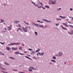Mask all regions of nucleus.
Segmentation results:
<instances>
[{
	"instance_id": "obj_25",
	"label": "nucleus",
	"mask_w": 73,
	"mask_h": 73,
	"mask_svg": "<svg viewBox=\"0 0 73 73\" xmlns=\"http://www.w3.org/2000/svg\"><path fill=\"white\" fill-rule=\"evenodd\" d=\"M0 69H1L2 70H6V69L4 68H3L2 67H1Z\"/></svg>"
},
{
	"instance_id": "obj_36",
	"label": "nucleus",
	"mask_w": 73,
	"mask_h": 73,
	"mask_svg": "<svg viewBox=\"0 0 73 73\" xmlns=\"http://www.w3.org/2000/svg\"><path fill=\"white\" fill-rule=\"evenodd\" d=\"M61 8H59L57 9V11H59L61 10Z\"/></svg>"
},
{
	"instance_id": "obj_15",
	"label": "nucleus",
	"mask_w": 73,
	"mask_h": 73,
	"mask_svg": "<svg viewBox=\"0 0 73 73\" xmlns=\"http://www.w3.org/2000/svg\"><path fill=\"white\" fill-rule=\"evenodd\" d=\"M11 48L8 47H6V50H11Z\"/></svg>"
},
{
	"instance_id": "obj_21",
	"label": "nucleus",
	"mask_w": 73,
	"mask_h": 73,
	"mask_svg": "<svg viewBox=\"0 0 73 73\" xmlns=\"http://www.w3.org/2000/svg\"><path fill=\"white\" fill-rule=\"evenodd\" d=\"M4 63L5 64V65H9V64L8 63L4 62Z\"/></svg>"
},
{
	"instance_id": "obj_27",
	"label": "nucleus",
	"mask_w": 73,
	"mask_h": 73,
	"mask_svg": "<svg viewBox=\"0 0 73 73\" xmlns=\"http://www.w3.org/2000/svg\"><path fill=\"white\" fill-rule=\"evenodd\" d=\"M1 72H2V73H8V72H5L4 71H1Z\"/></svg>"
},
{
	"instance_id": "obj_9",
	"label": "nucleus",
	"mask_w": 73,
	"mask_h": 73,
	"mask_svg": "<svg viewBox=\"0 0 73 73\" xmlns=\"http://www.w3.org/2000/svg\"><path fill=\"white\" fill-rule=\"evenodd\" d=\"M20 22V21H15L14 22V24H18Z\"/></svg>"
},
{
	"instance_id": "obj_57",
	"label": "nucleus",
	"mask_w": 73,
	"mask_h": 73,
	"mask_svg": "<svg viewBox=\"0 0 73 73\" xmlns=\"http://www.w3.org/2000/svg\"><path fill=\"white\" fill-rule=\"evenodd\" d=\"M38 4H39V5H40V2L39 3H38Z\"/></svg>"
},
{
	"instance_id": "obj_23",
	"label": "nucleus",
	"mask_w": 73,
	"mask_h": 73,
	"mask_svg": "<svg viewBox=\"0 0 73 73\" xmlns=\"http://www.w3.org/2000/svg\"><path fill=\"white\" fill-rule=\"evenodd\" d=\"M18 26H16V27H21V25H20L19 24H18Z\"/></svg>"
},
{
	"instance_id": "obj_53",
	"label": "nucleus",
	"mask_w": 73,
	"mask_h": 73,
	"mask_svg": "<svg viewBox=\"0 0 73 73\" xmlns=\"http://www.w3.org/2000/svg\"><path fill=\"white\" fill-rule=\"evenodd\" d=\"M14 70V71H17V70Z\"/></svg>"
},
{
	"instance_id": "obj_29",
	"label": "nucleus",
	"mask_w": 73,
	"mask_h": 73,
	"mask_svg": "<svg viewBox=\"0 0 73 73\" xmlns=\"http://www.w3.org/2000/svg\"><path fill=\"white\" fill-rule=\"evenodd\" d=\"M32 4H34V5H35V7H36V4L35 3L33 2H32Z\"/></svg>"
},
{
	"instance_id": "obj_52",
	"label": "nucleus",
	"mask_w": 73,
	"mask_h": 73,
	"mask_svg": "<svg viewBox=\"0 0 73 73\" xmlns=\"http://www.w3.org/2000/svg\"><path fill=\"white\" fill-rule=\"evenodd\" d=\"M24 53H28V52L26 51H24Z\"/></svg>"
},
{
	"instance_id": "obj_61",
	"label": "nucleus",
	"mask_w": 73,
	"mask_h": 73,
	"mask_svg": "<svg viewBox=\"0 0 73 73\" xmlns=\"http://www.w3.org/2000/svg\"><path fill=\"white\" fill-rule=\"evenodd\" d=\"M40 23H43V22H40Z\"/></svg>"
},
{
	"instance_id": "obj_10",
	"label": "nucleus",
	"mask_w": 73,
	"mask_h": 73,
	"mask_svg": "<svg viewBox=\"0 0 73 73\" xmlns=\"http://www.w3.org/2000/svg\"><path fill=\"white\" fill-rule=\"evenodd\" d=\"M11 49L12 50H17L18 48L17 47L14 48V47H12Z\"/></svg>"
},
{
	"instance_id": "obj_56",
	"label": "nucleus",
	"mask_w": 73,
	"mask_h": 73,
	"mask_svg": "<svg viewBox=\"0 0 73 73\" xmlns=\"http://www.w3.org/2000/svg\"><path fill=\"white\" fill-rule=\"evenodd\" d=\"M49 64H52V63H51V62H50Z\"/></svg>"
},
{
	"instance_id": "obj_40",
	"label": "nucleus",
	"mask_w": 73,
	"mask_h": 73,
	"mask_svg": "<svg viewBox=\"0 0 73 73\" xmlns=\"http://www.w3.org/2000/svg\"><path fill=\"white\" fill-rule=\"evenodd\" d=\"M40 5H42V6H43V5L41 3H40Z\"/></svg>"
},
{
	"instance_id": "obj_6",
	"label": "nucleus",
	"mask_w": 73,
	"mask_h": 73,
	"mask_svg": "<svg viewBox=\"0 0 73 73\" xmlns=\"http://www.w3.org/2000/svg\"><path fill=\"white\" fill-rule=\"evenodd\" d=\"M38 8H42V9H46V8H44V7L43 6H40V7H38Z\"/></svg>"
},
{
	"instance_id": "obj_19",
	"label": "nucleus",
	"mask_w": 73,
	"mask_h": 73,
	"mask_svg": "<svg viewBox=\"0 0 73 73\" xmlns=\"http://www.w3.org/2000/svg\"><path fill=\"white\" fill-rule=\"evenodd\" d=\"M25 57H26V58H28V59H30V60H32V59L31 58L27 56H25Z\"/></svg>"
},
{
	"instance_id": "obj_3",
	"label": "nucleus",
	"mask_w": 73,
	"mask_h": 73,
	"mask_svg": "<svg viewBox=\"0 0 73 73\" xmlns=\"http://www.w3.org/2000/svg\"><path fill=\"white\" fill-rule=\"evenodd\" d=\"M22 29L23 31L24 32H28V30L25 29V28L24 27H22Z\"/></svg>"
},
{
	"instance_id": "obj_24",
	"label": "nucleus",
	"mask_w": 73,
	"mask_h": 73,
	"mask_svg": "<svg viewBox=\"0 0 73 73\" xmlns=\"http://www.w3.org/2000/svg\"><path fill=\"white\" fill-rule=\"evenodd\" d=\"M23 22L24 23H25V24L26 25H29V23L26 22L24 21Z\"/></svg>"
},
{
	"instance_id": "obj_17",
	"label": "nucleus",
	"mask_w": 73,
	"mask_h": 73,
	"mask_svg": "<svg viewBox=\"0 0 73 73\" xmlns=\"http://www.w3.org/2000/svg\"><path fill=\"white\" fill-rule=\"evenodd\" d=\"M63 25H64L66 27H68V25H67L66 23H63Z\"/></svg>"
},
{
	"instance_id": "obj_44",
	"label": "nucleus",
	"mask_w": 73,
	"mask_h": 73,
	"mask_svg": "<svg viewBox=\"0 0 73 73\" xmlns=\"http://www.w3.org/2000/svg\"><path fill=\"white\" fill-rule=\"evenodd\" d=\"M56 56H58L59 57H60L59 54H56Z\"/></svg>"
},
{
	"instance_id": "obj_38",
	"label": "nucleus",
	"mask_w": 73,
	"mask_h": 73,
	"mask_svg": "<svg viewBox=\"0 0 73 73\" xmlns=\"http://www.w3.org/2000/svg\"><path fill=\"white\" fill-rule=\"evenodd\" d=\"M29 50L30 51H31V50H32V49H31V48H29Z\"/></svg>"
},
{
	"instance_id": "obj_37",
	"label": "nucleus",
	"mask_w": 73,
	"mask_h": 73,
	"mask_svg": "<svg viewBox=\"0 0 73 73\" xmlns=\"http://www.w3.org/2000/svg\"><path fill=\"white\" fill-rule=\"evenodd\" d=\"M29 72H32V70L29 69Z\"/></svg>"
},
{
	"instance_id": "obj_4",
	"label": "nucleus",
	"mask_w": 73,
	"mask_h": 73,
	"mask_svg": "<svg viewBox=\"0 0 73 73\" xmlns=\"http://www.w3.org/2000/svg\"><path fill=\"white\" fill-rule=\"evenodd\" d=\"M12 25H10L9 26H7V27L8 28V30L9 31H11V29H12Z\"/></svg>"
},
{
	"instance_id": "obj_28",
	"label": "nucleus",
	"mask_w": 73,
	"mask_h": 73,
	"mask_svg": "<svg viewBox=\"0 0 73 73\" xmlns=\"http://www.w3.org/2000/svg\"><path fill=\"white\" fill-rule=\"evenodd\" d=\"M53 58L54 60H56V56H53Z\"/></svg>"
},
{
	"instance_id": "obj_46",
	"label": "nucleus",
	"mask_w": 73,
	"mask_h": 73,
	"mask_svg": "<svg viewBox=\"0 0 73 73\" xmlns=\"http://www.w3.org/2000/svg\"><path fill=\"white\" fill-rule=\"evenodd\" d=\"M56 26H58V25H59V24H56Z\"/></svg>"
},
{
	"instance_id": "obj_32",
	"label": "nucleus",
	"mask_w": 73,
	"mask_h": 73,
	"mask_svg": "<svg viewBox=\"0 0 73 73\" xmlns=\"http://www.w3.org/2000/svg\"><path fill=\"white\" fill-rule=\"evenodd\" d=\"M56 20H57V21H58V20H61V19H56Z\"/></svg>"
},
{
	"instance_id": "obj_42",
	"label": "nucleus",
	"mask_w": 73,
	"mask_h": 73,
	"mask_svg": "<svg viewBox=\"0 0 73 73\" xmlns=\"http://www.w3.org/2000/svg\"><path fill=\"white\" fill-rule=\"evenodd\" d=\"M38 54H39L40 56V55H41V54L40 52H38Z\"/></svg>"
},
{
	"instance_id": "obj_20",
	"label": "nucleus",
	"mask_w": 73,
	"mask_h": 73,
	"mask_svg": "<svg viewBox=\"0 0 73 73\" xmlns=\"http://www.w3.org/2000/svg\"><path fill=\"white\" fill-rule=\"evenodd\" d=\"M45 8H48V9L49 8V6H48L47 5H45Z\"/></svg>"
},
{
	"instance_id": "obj_34",
	"label": "nucleus",
	"mask_w": 73,
	"mask_h": 73,
	"mask_svg": "<svg viewBox=\"0 0 73 73\" xmlns=\"http://www.w3.org/2000/svg\"><path fill=\"white\" fill-rule=\"evenodd\" d=\"M1 23H4V20H3V19H1Z\"/></svg>"
},
{
	"instance_id": "obj_30",
	"label": "nucleus",
	"mask_w": 73,
	"mask_h": 73,
	"mask_svg": "<svg viewBox=\"0 0 73 73\" xmlns=\"http://www.w3.org/2000/svg\"><path fill=\"white\" fill-rule=\"evenodd\" d=\"M51 61H52V62H56V61L54 60H51Z\"/></svg>"
},
{
	"instance_id": "obj_18",
	"label": "nucleus",
	"mask_w": 73,
	"mask_h": 73,
	"mask_svg": "<svg viewBox=\"0 0 73 73\" xmlns=\"http://www.w3.org/2000/svg\"><path fill=\"white\" fill-rule=\"evenodd\" d=\"M59 17L62 19H65V18H66V17H62L61 16H59Z\"/></svg>"
},
{
	"instance_id": "obj_14",
	"label": "nucleus",
	"mask_w": 73,
	"mask_h": 73,
	"mask_svg": "<svg viewBox=\"0 0 73 73\" xmlns=\"http://www.w3.org/2000/svg\"><path fill=\"white\" fill-rule=\"evenodd\" d=\"M68 33H69L70 35H73V30H71V32L70 33L68 31Z\"/></svg>"
},
{
	"instance_id": "obj_55",
	"label": "nucleus",
	"mask_w": 73,
	"mask_h": 73,
	"mask_svg": "<svg viewBox=\"0 0 73 73\" xmlns=\"http://www.w3.org/2000/svg\"><path fill=\"white\" fill-rule=\"evenodd\" d=\"M4 29H5V30H6V31H7V29L5 28Z\"/></svg>"
},
{
	"instance_id": "obj_26",
	"label": "nucleus",
	"mask_w": 73,
	"mask_h": 73,
	"mask_svg": "<svg viewBox=\"0 0 73 73\" xmlns=\"http://www.w3.org/2000/svg\"><path fill=\"white\" fill-rule=\"evenodd\" d=\"M40 49H38V50H36V52H38L40 51Z\"/></svg>"
},
{
	"instance_id": "obj_7",
	"label": "nucleus",
	"mask_w": 73,
	"mask_h": 73,
	"mask_svg": "<svg viewBox=\"0 0 73 73\" xmlns=\"http://www.w3.org/2000/svg\"><path fill=\"white\" fill-rule=\"evenodd\" d=\"M15 53L16 54H21V55H24L23 54H21V53H20L19 52H15Z\"/></svg>"
},
{
	"instance_id": "obj_43",
	"label": "nucleus",
	"mask_w": 73,
	"mask_h": 73,
	"mask_svg": "<svg viewBox=\"0 0 73 73\" xmlns=\"http://www.w3.org/2000/svg\"><path fill=\"white\" fill-rule=\"evenodd\" d=\"M25 29H28V27L27 26L25 28Z\"/></svg>"
},
{
	"instance_id": "obj_2",
	"label": "nucleus",
	"mask_w": 73,
	"mask_h": 73,
	"mask_svg": "<svg viewBox=\"0 0 73 73\" xmlns=\"http://www.w3.org/2000/svg\"><path fill=\"white\" fill-rule=\"evenodd\" d=\"M20 43H11L10 44H8L9 45H19Z\"/></svg>"
},
{
	"instance_id": "obj_63",
	"label": "nucleus",
	"mask_w": 73,
	"mask_h": 73,
	"mask_svg": "<svg viewBox=\"0 0 73 73\" xmlns=\"http://www.w3.org/2000/svg\"><path fill=\"white\" fill-rule=\"evenodd\" d=\"M66 62H65V63H64L65 64H66Z\"/></svg>"
},
{
	"instance_id": "obj_41",
	"label": "nucleus",
	"mask_w": 73,
	"mask_h": 73,
	"mask_svg": "<svg viewBox=\"0 0 73 73\" xmlns=\"http://www.w3.org/2000/svg\"><path fill=\"white\" fill-rule=\"evenodd\" d=\"M34 58L36 59V60H37V58L36 57H34Z\"/></svg>"
},
{
	"instance_id": "obj_49",
	"label": "nucleus",
	"mask_w": 73,
	"mask_h": 73,
	"mask_svg": "<svg viewBox=\"0 0 73 73\" xmlns=\"http://www.w3.org/2000/svg\"><path fill=\"white\" fill-rule=\"evenodd\" d=\"M70 11H72V10H73V9L72 8H70Z\"/></svg>"
},
{
	"instance_id": "obj_1",
	"label": "nucleus",
	"mask_w": 73,
	"mask_h": 73,
	"mask_svg": "<svg viewBox=\"0 0 73 73\" xmlns=\"http://www.w3.org/2000/svg\"><path fill=\"white\" fill-rule=\"evenodd\" d=\"M56 1H49V4L51 5L54 4H57V3H56Z\"/></svg>"
},
{
	"instance_id": "obj_13",
	"label": "nucleus",
	"mask_w": 73,
	"mask_h": 73,
	"mask_svg": "<svg viewBox=\"0 0 73 73\" xmlns=\"http://www.w3.org/2000/svg\"><path fill=\"white\" fill-rule=\"evenodd\" d=\"M58 54L59 56V57H60V56H61L62 55V52H59Z\"/></svg>"
},
{
	"instance_id": "obj_54",
	"label": "nucleus",
	"mask_w": 73,
	"mask_h": 73,
	"mask_svg": "<svg viewBox=\"0 0 73 73\" xmlns=\"http://www.w3.org/2000/svg\"><path fill=\"white\" fill-rule=\"evenodd\" d=\"M68 23H69L70 24H72V23L70 22H68Z\"/></svg>"
},
{
	"instance_id": "obj_33",
	"label": "nucleus",
	"mask_w": 73,
	"mask_h": 73,
	"mask_svg": "<svg viewBox=\"0 0 73 73\" xmlns=\"http://www.w3.org/2000/svg\"><path fill=\"white\" fill-rule=\"evenodd\" d=\"M35 33L36 36H37V32L35 31Z\"/></svg>"
},
{
	"instance_id": "obj_51",
	"label": "nucleus",
	"mask_w": 73,
	"mask_h": 73,
	"mask_svg": "<svg viewBox=\"0 0 73 73\" xmlns=\"http://www.w3.org/2000/svg\"><path fill=\"white\" fill-rule=\"evenodd\" d=\"M28 28H29V29H31V27H28Z\"/></svg>"
},
{
	"instance_id": "obj_48",
	"label": "nucleus",
	"mask_w": 73,
	"mask_h": 73,
	"mask_svg": "<svg viewBox=\"0 0 73 73\" xmlns=\"http://www.w3.org/2000/svg\"><path fill=\"white\" fill-rule=\"evenodd\" d=\"M19 73H25V72H19Z\"/></svg>"
},
{
	"instance_id": "obj_39",
	"label": "nucleus",
	"mask_w": 73,
	"mask_h": 73,
	"mask_svg": "<svg viewBox=\"0 0 73 73\" xmlns=\"http://www.w3.org/2000/svg\"><path fill=\"white\" fill-rule=\"evenodd\" d=\"M0 43L1 44H2V45L3 44H4L5 43H2L1 42H0Z\"/></svg>"
},
{
	"instance_id": "obj_59",
	"label": "nucleus",
	"mask_w": 73,
	"mask_h": 73,
	"mask_svg": "<svg viewBox=\"0 0 73 73\" xmlns=\"http://www.w3.org/2000/svg\"><path fill=\"white\" fill-rule=\"evenodd\" d=\"M3 33H5V31H3Z\"/></svg>"
},
{
	"instance_id": "obj_60",
	"label": "nucleus",
	"mask_w": 73,
	"mask_h": 73,
	"mask_svg": "<svg viewBox=\"0 0 73 73\" xmlns=\"http://www.w3.org/2000/svg\"><path fill=\"white\" fill-rule=\"evenodd\" d=\"M37 56H38V53H37Z\"/></svg>"
},
{
	"instance_id": "obj_5",
	"label": "nucleus",
	"mask_w": 73,
	"mask_h": 73,
	"mask_svg": "<svg viewBox=\"0 0 73 73\" xmlns=\"http://www.w3.org/2000/svg\"><path fill=\"white\" fill-rule=\"evenodd\" d=\"M29 69H33V70H36V68H35V67H29Z\"/></svg>"
},
{
	"instance_id": "obj_62",
	"label": "nucleus",
	"mask_w": 73,
	"mask_h": 73,
	"mask_svg": "<svg viewBox=\"0 0 73 73\" xmlns=\"http://www.w3.org/2000/svg\"><path fill=\"white\" fill-rule=\"evenodd\" d=\"M22 45H23V46H24V44H22Z\"/></svg>"
},
{
	"instance_id": "obj_16",
	"label": "nucleus",
	"mask_w": 73,
	"mask_h": 73,
	"mask_svg": "<svg viewBox=\"0 0 73 73\" xmlns=\"http://www.w3.org/2000/svg\"><path fill=\"white\" fill-rule=\"evenodd\" d=\"M43 21H46V22H47L48 23H50V22H51V21H48L47 20H46L44 19H43Z\"/></svg>"
},
{
	"instance_id": "obj_50",
	"label": "nucleus",
	"mask_w": 73,
	"mask_h": 73,
	"mask_svg": "<svg viewBox=\"0 0 73 73\" xmlns=\"http://www.w3.org/2000/svg\"><path fill=\"white\" fill-rule=\"evenodd\" d=\"M19 50H22V49H21V48H19Z\"/></svg>"
},
{
	"instance_id": "obj_35",
	"label": "nucleus",
	"mask_w": 73,
	"mask_h": 73,
	"mask_svg": "<svg viewBox=\"0 0 73 73\" xmlns=\"http://www.w3.org/2000/svg\"><path fill=\"white\" fill-rule=\"evenodd\" d=\"M44 55V53H42L40 54V56H43Z\"/></svg>"
},
{
	"instance_id": "obj_31",
	"label": "nucleus",
	"mask_w": 73,
	"mask_h": 73,
	"mask_svg": "<svg viewBox=\"0 0 73 73\" xmlns=\"http://www.w3.org/2000/svg\"><path fill=\"white\" fill-rule=\"evenodd\" d=\"M69 27H71V28H73V26L72 25H69Z\"/></svg>"
},
{
	"instance_id": "obj_58",
	"label": "nucleus",
	"mask_w": 73,
	"mask_h": 73,
	"mask_svg": "<svg viewBox=\"0 0 73 73\" xmlns=\"http://www.w3.org/2000/svg\"><path fill=\"white\" fill-rule=\"evenodd\" d=\"M71 19L72 20H73V17H71Z\"/></svg>"
},
{
	"instance_id": "obj_12",
	"label": "nucleus",
	"mask_w": 73,
	"mask_h": 73,
	"mask_svg": "<svg viewBox=\"0 0 73 73\" xmlns=\"http://www.w3.org/2000/svg\"><path fill=\"white\" fill-rule=\"evenodd\" d=\"M35 51L33 50H32L31 51V54H35Z\"/></svg>"
},
{
	"instance_id": "obj_11",
	"label": "nucleus",
	"mask_w": 73,
	"mask_h": 73,
	"mask_svg": "<svg viewBox=\"0 0 73 73\" xmlns=\"http://www.w3.org/2000/svg\"><path fill=\"white\" fill-rule=\"evenodd\" d=\"M60 27L62 28V29H63L64 30H67V29L66 28H64L61 25L60 26Z\"/></svg>"
},
{
	"instance_id": "obj_8",
	"label": "nucleus",
	"mask_w": 73,
	"mask_h": 73,
	"mask_svg": "<svg viewBox=\"0 0 73 73\" xmlns=\"http://www.w3.org/2000/svg\"><path fill=\"white\" fill-rule=\"evenodd\" d=\"M35 25L37 26V27H40V28H42V27H44V26L41 25H40L39 26L37 24H35Z\"/></svg>"
},
{
	"instance_id": "obj_47",
	"label": "nucleus",
	"mask_w": 73,
	"mask_h": 73,
	"mask_svg": "<svg viewBox=\"0 0 73 73\" xmlns=\"http://www.w3.org/2000/svg\"><path fill=\"white\" fill-rule=\"evenodd\" d=\"M37 22H39V23H40V21L39 20H38L37 21Z\"/></svg>"
},
{
	"instance_id": "obj_22",
	"label": "nucleus",
	"mask_w": 73,
	"mask_h": 73,
	"mask_svg": "<svg viewBox=\"0 0 73 73\" xmlns=\"http://www.w3.org/2000/svg\"><path fill=\"white\" fill-rule=\"evenodd\" d=\"M19 30H21V31H22V29L20 28H18L17 29V32H18Z\"/></svg>"
},
{
	"instance_id": "obj_64",
	"label": "nucleus",
	"mask_w": 73,
	"mask_h": 73,
	"mask_svg": "<svg viewBox=\"0 0 73 73\" xmlns=\"http://www.w3.org/2000/svg\"><path fill=\"white\" fill-rule=\"evenodd\" d=\"M19 48H22V47H21V46L19 47Z\"/></svg>"
},
{
	"instance_id": "obj_45",
	"label": "nucleus",
	"mask_w": 73,
	"mask_h": 73,
	"mask_svg": "<svg viewBox=\"0 0 73 73\" xmlns=\"http://www.w3.org/2000/svg\"><path fill=\"white\" fill-rule=\"evenodd\" d=\"M9 58H11V59H15L14 58H13L12 57H9Z\"/></svg>"
}]
</instances>
